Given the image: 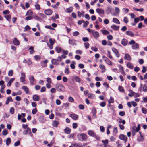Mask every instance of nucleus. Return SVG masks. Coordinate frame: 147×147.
Masks as SVG:
<instances>
[{
  "label": "nucleus",
  "mask_w": 147,
  "mask_h": 147,
  "mask_svg": "<svg viewBox=\"0 0 147 147\" xmlns=\"http://www.w3.org/2000/svg\"><path fill=\"white\" fill-rule=\"evenodd\" d=\"M46 81L48 82V83H51L52 82L51 79L49 77L47 78Z\"/></svg>",
  "instance_id": "obj_50"
},
{
  "label": "nucleus",
  "mask_w": 147,
  "mask_h": 147,
  "mask_svg": "<svg viewBox=\"0 0 147 147\" xmlns=\"http://www.w3.org/2000/svg\"><path fill=\"white\" fill-rule=\"evenodd\" d=\"M64 132L65 133L69 134L71 132V129L68 127H66L64 130Z\"/></svg>",
  "instance_id": "obj_27"
},
{
  "label": "nucleus",
  "mask_w": 147,
  "mask_h": 147,
  "mask_svg": "<svg viewBox=\"0 0 147 147\" xmlns=\"http://www.w3.org/2000/svg\"><path fill=\"white\" fill-rule=\"evenodd\" d=\"M127 66L131 69H132L133 68V65L130 62H128L127 64Z\"/></svg>",
  "instance_id": "obj_30"
},
{
  "label": "nucleus",
  "mask_w": 147,
  "mask_h": 147,
  "mask_svg": "<svg viewBox=\"0 0 147 147\" xmlns=\"http://www.w3.org/2000/svg\"><path fill=\"white\" fill-rule=\"evenodd\" d=\"M133 9L135 11H140V12H142L144 10V9L143 8H141V9H137L135 7H134L133 8Z\"/></svg>",
  "instance_id": "obj_43"
},
{
  "label": "nucleus",
  "mask_w": 147,
  "mask_h": 147,
  "mask_svg": "<svg viewBox=\"0 0 147 147\" xmlns=\"http://www.w3.org/2000/svg\"><path fill=\"white\" fill-rule=\"evenodd\" d=\"M59 122L57 121H54L53 122L52 125L54 127H57V126L59 125Z\"/></svg>",
  "instance_id": "obj_22"
},
{
  "label": "nucleus",
  "mask_w": 147,
  "mask_h": 147,
  "mask_svg": "<svg viewBox=\"0 0 147 147\" xmlns=\"http://www.w3.org/2000/svg\"><path fill=\"white\" fill-rule=\"evenodd\" d=\"M129 91L130 92V93H129L128 94L129 96L130 97H132L134 95V94H135V93L133 92L132 90H129Z\"/></svg>",
  "instance_id": "obj_35"
},
{
  "label": "nucleus",
  "mask_w": 147,
  "mask_h": 147,
  "mask_svg": "<svg viewBox=\"0 0 147 147\" xmlns=\"http://www.w3.org/2000/svg\"><path fill=\"white\" fill-rule=\"evenodd\" d=\"M88 135L92 137H94L95 136V133L92 131L90 130L88 131Z\"/></svg>",
  "instance_id": "obj_16"
},
{
  "label": "nucleus",
  "mask_w": 147,
  "mask_h": 147,
  "mask_svg": "<svg viewBox=\"0 0 147 147\" xmlns=\"http://www.w3.org/2000/svg\"><path fill=\"white\" fill-rule=\"evenodd\" d=\"M37 109L36 108H35L32 110V113L33 114H34L37 112Z\"/></svg>",
  "instance_id": "obj_60"
},
{
  "label": "nucleus",
  "mask_w": 147,
  "mask_h": 147,
  "mask_svg": "<svg viewBox=\"0 0 147 147\" xmlns=\"http://www.w3.org/2000/svg\"><path fill=\"white\" fill-rule=\"evenodd\" d=\"M109 103H113L114 102V99L111 97H110V99L108 100Z\"/></svg>",
  "instance_id": "obj_41"
},
{
  "label": "nucleus",
  "mask_w": 147,
  "mask_h": 147,
  "mask_svg": "<svg viewBox=\"0 0 147 147\" xmlns=\"http://www.w3.org/2000/svg\"><path fill=\"white\" fill-rule=\"evenodd\" d=\"M142 111L143 113L144 114H146L147 113V109L145 108H142Z\"/></svg>",
  "instance_id": "obj_52"
},
{
  "label": "nucleus",
  "mask_w": 147,
  "mask_h": 147,
  "mask_svg": "<svg viewBox=\"0 0 147 147\" xmlns=\"http://www.w3.org/2000/svg\"><path fill=\"white\" fill-rule=\"evenodd\" d=\"M120 13V10L119 8L116 7L115 8V12L114 13L112 14V15L116 16L118 15Z\"/></svg>",
  "instance_id": "obj_8"
},
{
  "label": "nucleus",
  "mask_w": 147,
  "mask_h": 147,
  "mask_svg": "<svg viewBox=\"0 0 147 147\" xmlns=\"http://www.w3.org/2000/svg\"><path fill=\"white\" fill-rule=\"evenodd\" d=\"M124 59L128 61H130L131 60V58L130 56L128 54H125Z\"/></svg>",
  "instance_id": "obj_12"
},
{
  "label": "nucleus",
  "mask_w": 147,
  "mask_h": 147,
  "mask_svg": "<svg viewBox=\"0 0 147 147\" xmlns=\"http://www.w3.org/2000/svg\"><path fill=\"white\" fill-rule=\"evenodd\" d=\"M22 88L24 90L26 93H29V90L27 87L25 86H23Z\"/></svg>",
  "instance_id": "obj_23"
},
{
  "label": "nucleus",
  "mask_w": 147,
  "mask_h": 147,
  "mask_svg": "<svg viewBox=\"0 0 147 147\" xmlns=\"http://www.w3.org/2000/svg\"><path fill=\"white\" fill-rule=\"evenodd\" d=\"M79 34V33L78 31L74 32L73 33V35L74 36H77Z\"/></svg>",
  "instance_id": "obj_53"
},
{
  "label": "nucleus",
  "mask_w": 147,
  "mask_h": 147,
  "mask_svg": "<svg viewBox=\"0 0 147 147\" xmlns=\"http://www.w3.org/2000/svg\"><path fill=\"white\" fill-rule=\"evenodd\" d=\"M55 49L58 53H60L61 51V48L60 47L58 46H57L55 47Z\"/></svg>",
  "instance_id": "obj_38"
},
{
  "label": "nucleus",
  "mask_w": 147,
  "mask_h": 147,
  "mask_svg": "<svg viewBox=\"0 0 147 147\" xmlns=\"http://www.w3.org/2000/svg\"><path fill=\"white\" fill-rule=\"evenodd\" d=\"M119 138L120 139L126 142L127 140V138L126 136H125L123 134H121L119 136Z\"/></svg>",
  "instance_id": "obj_10"
},
{
  "label": "nucleus",
  "mask_w": 147,
  "mask_h": 147,
  "mask_svg": "<svg viewBox=\"0 0 147 147\" xmlns=\"http://www.w3.org/2000/svg\"><path fill=\"white\" fill-rule=\"evenodd\" d=\"M13 70H10L9 71L8 73V75L9 76H11L13 74Z\"/></svg>",
  "instance_id": "obj_42"
},
{
  "label": "nucleus",
  "mask_w": 147,
  "mask_h": 147,
  "mask_svg": "<svg viewBox=\"0 0 147 147\" xmlns=\"http://www.w3.org/2000/svg\"><path fill=\"white\" fill-rule=\"evenodd\" d=\"M14 111L15 109L14 108L11 107L10 109L9 112L11 114H13L14 113Z\"/></svg>",
  "instance_id": "obj_39"
},
{
  "label": "nucleus",
  "mask_w": 147,
  "mask_h": 147,
  "mask_svg": "<svg viewBox=\"0 0 147 147\" xmlns=\"http://www.w3.org/2000/svg\"><path fill=\"white\" fill-rule=\"evenodd\" d=\"M91 49L92 50H93V51L95 52H96L98 51V49L96 47H91Z\"/></svg>",
  "instance_id": "obj_56"
},
{
  "label": "nucleus",
  "mask_w": 147,
  "mask_h": 147,
  "mask_svg": "<svg viewBox=\"0 0 147 147\" xmlns=\"http://www.w3.org/2000/svg\"><path fill=\"white\" fill-rule=\"evenodd\" d=\"M88 97L92 99H94L95 98V95L92 94H88Z\"/></svg>",
  "instance_id": "obj_24"
},
{
  "label": "nucleus",
  "mask_w": 147,
  "mask_h": 147,
  "mask_svg": "<svg viewBox=\"0 0 147 147\" xmlns=\"http://www.w3.org/2000/svg\"><path fill=\"white\" fill-rule=\"evenodd\" d=\"M143 91L145 92L147 91V87L146 84H144V85L143 87Z\"/></svg>",
  "instance_id": "obj_51"
},
{
  "label": "nucleus",
  "mask_w": 147,
  "mask_h": 147,
  "mask_svg": "<svg viewBox=\"0 0 147 147\" xmlns=\"http://www.w3.org/2000/svg\"><path fill=\"white\" fill-rule=\"evenodd\" d=\"M13 43L14 45H18L20 44L19 41L16 38H15L13 40Z\"/></svg>",
  "instance_id": "obj_26"
},
{
  "label": "nucleus",
  "mask_w": 147,
  "mask_h": 147,
  "mask_svg": "<svg viewBox=\"0 0 147 147\" xmlns=\"http://www.w3.org/2000/svg\"><path fill=\"white\" fill-rule=\"evenodd\" d=\"M72 11L73 9L72 8H70L66 9L65 10V12H66L69 13L72 12Z\"/></svg>",
  "instance_id": "obj_46"
},
{
  "label": "nucleus",
  "mask_w": 147,
  "mask_h": 147,
  "mask_svg": "<svg viewBox=\"0 0 147 147\" xmlns=\"http://www.w3.org/2000/svg\"><path fill=\"white\" fill-rule=\"evenodd\" d=\"M74 79L75 81L78 82H80L81 81V79L78 76H74Z\"/></svg>",
  "instance_id": "obj_33"
},
{
  "label": "nucleus",
  "mask_w": 147,
  "mask_h": 147,
  "mask_svg": "<svg viewBox=\"0 0 147 147\" xmlns=\"http://www.w3.org/2000/svg\"><path fill=\"white\" fill-rule=\"evenodd\" d=\"M113 22L118 24H119L120 23L119 20L117 18H113L112 20Z\"/></svg>",
  "instance_id": "obj_28"
},
{
  "label": "nucleus",
  "mask_w": 147,
  "mask_h": 147,
  "mask_svg": "<svg viewBox=\"0 0 147 147\" xmlns=\"http://www.w3.org/2000/svg\"><path fill=\"white\" fill-rule=\"evenodd\" d=\"M52 63L54 65H57L58 64V60L56 59H53L52 61Z\"/></svg>",
  "instance_id": "obj_32"
},
{
  "label": "nucleus",
  "mask_w": 147,
  "mask_h": 147,
  "mask_svg": "<svg viewBox=\"0 0 147 147\" xmlns=\"http://www.w3.org/2000/svg\"><path fill=\"white\" fill-rule=\"evenodd\" d=\"M39 97L37 95H34L33 96V99L34 101H38L39 100Z\"/></svg>",
  "instance_id": "obj_18"
},
{
  "label": "nucleus",
  "mask_w": 147,
  "mask_h": 147,
  "mask_svg": "<svg viewBox=\"0 0 147 147\" xmlns=\"http://www.w3.org/2000/svg\"><path fill=\"white\" fill-rule=\"evenodd\" d=\"M139 133L140 134V136L138 137V141H142L144 140V136H143L141 134V133L140 132H139Z\"/></svg>",
  "instance_id": "obj_19"
},
{
  "label": "nucleus",
  "mask_w": 147,
  "mask_h": 147,
  "mask_svg": "<svg viewBox=\"0 0 147 147\" xmlns=\"http://www.w3.org/2000/svg\"><path fill=\"white\" fill-rule=\"evenodd\" d=\"M140 128V125L139 124L138 125L137 127L135 126H133L131 130L132 135L134 136L135 135V133L138 132Z\"/></svg>",
  "instance_id": "obj_1"
},
{
  "label": "nucleus",
  "mask_w": 147,
  "mask_h": 147,
  "mask_svg": "<svg viewBox=\"0 0 147 147\" xmlns=\"http://www.w3.org/2000/svg\"><path fill=\"white\" fill-rule=\"evenodd\" d=\"M97 13L99 14H103L104 13V11L103 9L100 8H98L96 10Z\"/></svg>",
  "instance_id": "obj_11"
},
{
  "label": "nucleus",
  "mask_w": 147,
  "mask_h": 147,
  "mask_svg": "<svg viewBox=\"0 0 147 147\" xmlns=\"http://www.w3.org/2000/svg\"><path fill=\"white\" fill-rule=\"evenodd\" d=\"M74 147H83L82 145H80L78 144H75L73 145Z\"/></svg>",
  "instance_id": "obj_47"
},
{
  "label": "nucleus",
  "mask_w": 147,
  "mask_h": 147,
  "mask_svg": "<svg viewBox=\"0 0 147 147\" xmlns=\"http://www.w3.org/2000/svg\"><path fill=\"white\" fill-rule=\"evenodd\" d=\"M101 31L104 35H107L109 34V32L107 30H103Z\"/></svg>",
  "instance_id": "obj_34"
},
{
  "label": "nucleus",
  "mask_w": 147,
  "mask_h": 147,
  "mask_svg": "<svg viewBox=\"0 0 147 147\" xmlns=\"http://www.w3.org/2000/svg\"><path fill=\"white\" fill-rule=\"evenodd\" d=\"M56 88L59 91L64 92L65 90L64 87L63 85L60 84H57Z\"/></svg>",
  "instance_id": "obj_2"
},
{
  "label": "nucleus",
  "mask_w": 147,
  "mask_h": 147,
  "mask_svg": "<svg viewBox=\"0 0 147 147\" xmlns=\"http://www.w3.org/2000/svg\"><path fill=\"white\" fill-rule=\"evenodd\" d=\"M76 41L74 40H71L69 41V43L71 44L75 45L76 44Z\"/></svg>",
  "instance_id": "obj_40"
},
{
  "label": "nucleus",
  "mask_w": 147,
  "mask_h": 147,
  "mask_svg": "<svg viewBox=\"0 0 147 147\" xmlns=\"http://www.w3.org/2000/svg\"><path fill=\"white\" fill-rule=\"evenodd\" d=\"M45 13L47 15H50L52 13V11L50 9H47L44 11Z\"/></svg>",
  "instance_id": "obj_13"
},
{
  "label": "nucleus",
  "mask_w": 147,
  "mask_h": 147,
  "mask_svg": "<svg viewBox=\"0 0 147 147\" xmlns=\"http://www.w3.org/2000/svg\"><path fill=\"white\" fill-rule=\"evenodd\" d=\"M50 92L52 93H55L56 92V89L55 88H52L51 89Z\"/></svg>",
  "instance_id": "obj_58"
},
{
  "label": "nucleus",
  "mask_w": 147,
  "mask_h": 147,
  "mask_svg": "<svg viewBox=\"0 0 147 147\" xmlns=\"http://www.w3.org/2000/svg\"><path fill=\"white\" fill-rule=\"evenodd\" d=\"M92 34L94 37L96 39H97L99 36L98 32L97 31H95L94 30L92 31Z\"/></svg>",
  "instance_id": "obj_6"
},
{
  "label": "nucleus",
  "mask_w": 147,
  "mask_h": 147,
  "mask_svg": "<svg viewBox=\"0 0 147 147\" xmlns=\"http://www.w3.org/2000/svg\"><path fill=\"white\" fill-rule=\"evenodd\" d=\"M132 48L134 49H137L139 48V45L137 43H134L132 46Z\"/></svg>",
  "instance_id": "obj_15"
},
{
  "label": "nucleus",
  "mask_w": 147,
  "mask_h": 147,
  "mask_svg": "<svg viewBox=\"0 0 147 147\" xmlns=\"http://www.w3.org/2000/svg\"><path fill=\"white\" fill-rule=\"evenodd\" d=\"M111 28L114 30H118L119 28V26H117L115 25H112L111 26Z\"/></svg>",
  "instance_id": "obj_17"
},
{
  "label": "nucleus",
  "mask_w": 147,
  "mask_h": 147,
  "mask_svg": "<svg viewBox=\"0 0 147 147\" xmlns=\"http://www.w3.org/2000/svg\"><path fill=\"white\" fill-rule=\"evenodd\" d=\"M13 101V100L12 99V98L11 97H9L7 98V100L6 101L5 104L6 105H7L9 104V102H12Z\"/></svg>",
  "instance_id": "obj_20"
},
{
  "label": "nucleus",
  "mask_w": 147,
  "mask_h": 147,
  "mask_svg": "<svg viewBox=\"0 0 147 147\" xmlns=\"http://www.w3.org/2000/svg\"><path fill=\"white\" fill-rule=\"evenodd\" d=\"M77 136L78 138L80 139L82 138L83 140H86L87 139L86 135L84 134H78Z\"/></svg>",
  "instance_id": "obj_3"
},
{
  "label": "nucleus",
  "mask_w": 147,
  "mask_h": 147,
  "mask_svg": "<svg viewBox=\"0 0 147 147\" xmlns=\"http://www.w3.org/2000/svg\"><path fill=\"white\" fill-rule=\"evenodd\" d=\"M55 39H52L51 38H50L49 39V42L50 45H49V47L51 49H52L53 48V45L55 42Z\"/></svg>",
  "instance_id": "obj_4"
},
{
  "label": "nucleus",
  "mask_w": 147,
  "mask_h": 147,
  "mask_svg": "<svg viewBox=\"0 0 147 147\" xmlns=\"http://www.w3.org/2000/svg\"><path fill=\"white\" fill-rule=\"evenodd\" d=\"M33 14V12L31 10H29L28 11L26 15V16H31Z\"/></svg>",
  "instance_id": "obj_36"
},
{
  "label": "nucleus",
  "mask_w": 147,
  "mask_h": 147,
  "mask_svg": "<svg viewBox=\"0 0 147 147\" xmlns=\"http://www.w3.org/2000/svg\"><path fill=\"white\" fill-rule=\"evenodd\" d=\"M5 17L6 18L7 20L9 21H10V19L11 18V16L10 15H7L5 16Z\"/></svg>",
  "instance_id": "obj_49"
},
{
  "label": "nucleus",
  "mask_w": 147,
  "mask_h": 147,
  "mask_svg": "<svg viewBox=\"0 0 147 147\" xmlns=\"http://www.w3.org/2000/svg\"><path fill=\"white\" fill-rule=\"evenodd\" d=\"M119 70L121 73L123 75H125V74L124 71V68L121 65H119Z\"/></svg>",
  "instance_id": "obj_14"
},
{
  "label": "nucleus",
  "mask_w": 147,
  "mask_h": 147,
  "mask_svg": "<svg viewBox=\"0 0 147 147\" xmlns=\"http://www.w3.org/2000/svg\"><path fill=\"white\" fill-rule=\"evenodd\" d=\"M36 9L38 10H39L40 9V7L39 5L36 4L35 5Z\"/></svg>",
  "instance_id": "obj_55"
},
{
  "label": "nucleus",
  "mask_w": 147,
  "mask_h": 147,
  "mask_svg": "<svg viewBox=\"0 0 147 147\" xmlns=\"http://www.w3.org/2000/svg\"><path fill=\"white\" fill-rule=\"evenodd\" d=\"M21 77L20 78V80L21 82H24L25 81L26 75L24 73H21Z\"/></svg>",
  "instance_id": "obj_7"
},
{
  "label": "nucleus",
  "mask_w": 147,
  "mask_h": 147,
  "mask_svg": "<svg viewBox=\"0 0 147 147\" xmlns=\"http://www.w3.org/2000/svg\"><path fill=\"white\" fill-rule=\"evenodd\" d=\"M20 144V141H18L14 143V145L15 146H17L19 145Z\"/></svg>",
  "instance_id": "obj_61"
},
{
  "label": "nucleus",
  "mask_w": 147,
  "mask_h": 147,
  "mask_svg": "<svg viewBox=\"0 0 147 147\" xmlns=\"http://www.w3.org/2000/svg\"><path fill=\"white\" fill-rule=\"evenodd\" d=\"M11 142V139L10 138H8L6 141V144L7 145H8Z\"/></svg>",
  "instance_id": "obj_45"
},
{
  "label": "nucleus",
  "mask_w": 147,
  "mask_h": 147,
  "mask_svg": "<svg viewBox=\"0 0 147 147\" xmlns=\"http://www.w3.org/2000/svg\"><path fill=\"white\" fill-rule=\"evenodd\" d=\"M118 89L119 91L121 92H124V90L123 88L121 86H119L118 88Z\"/></svg>",
  "instance_id": "obj_44"
},
{
  "label": "nucleus",
  "mask_w": 147,
  "mask_h": 147,
  "mask_svg": "<svg viewBox=\"0 0 147 147\" xmlns=\"http://www.w3.org/2000/svg\"><path fill=\"white\" fill-rule=\"evenodd\" d=\"M126 34L127 35L131 36H134V34L131 31H127L126 32Z\"/></svg>",
  "instance_id": "obj_31"
},
{
  "label": "nucleus",
  "mask_w": 147,
  "mask_h": 147,
  "mask_svg": "<svg viewBox=\"0 0 147 147\" xmlns=\"http://www.w3.org/2000/svg\"><path fill=\"white\" fill-rule=\"evenodd\" d=\"M104 22L105 24H107L109 23V22L107 19H106L104 20Z\"/></svg>",
  "instance_id": "obj_64"
},
{
  "label": "nucleus",
  "mask_w": 147,
  "mask_h": 147,
  "mask_svg": "<svg viewBox=\"0 0 147 147\" xmlns=\"http://www.w3.org/2000/svg\"><path fill=\"white\" fill-rule=\"evenodd\" d=\"M2 134L3 135H7L8 133V131L6 129H4L2 131Z\"/></svg>",
  "instance_id": "obj_37"
},
{
  "label": "nucleus",
  "mask_w": 147,
  "mask_h": 147,
  "mask_svg": "<svg viewBox=\"0 0 147 147\" xmlns=\"http://www.w3.org/2000/svg\"><path fill=\"white\" fill-rule=\"evenodd\" d=\"M56 103L57 105H59L61 104V102L59 100L57 99L56 100Z\"/></svg>",
  "instance_id": "obj_63"
},
{
  "label": "nucleus",
  "mask_w": 147,
  "mask_h": 147,
  "mask_svg": "<svg viewBox=\"0 0 147 147\" xmlns=\"http://www.w3.org/2000/svg\"><path fill=\"white\" fill-rule=\"evenodd\" d=\"M124 22L126 23H127L128 22V19L127 17H125L124 18Z\"/></svg>",
  "instance_id": "obj_59"
},
{
  "label": "nucleus",
  "mask_w": 147,
  "mask_h": 147,
  "mask_svg": "<svg viewBox=\"0 0 147 147\" xmlns=\"http://www.w3.org/2000/svg\"><path fill=\"white\" fill-rule=\"evenodd\" d=\"M34 18L40 21L41 20V18L36 15L34 16Z\"/></svg>",
  "instance_id": "obj_57"
},
{
  "label": "nucleus",
  "mask_w": 147,
  "mask_h": 147,
  "mask_svg": "<svg viewBox=\"0 0 147 147\" xmlns=\"http://www.w3.org/2000/svg\"><path fill=\"white\" fill-rule=\"evenodd\" d=\"M48 60L45 59L43 61L41 62V65L42 67H45L47 66V63L48 62Z\"/></svg>",
  "instance_id": "obj_21"
},
{
  "label": "nucleus",
  "mask_w": 147,
  "mask_h": 147,
  "mask_svg": "<svg viewBox=\"0 0 147 147\" xmlns=\"http://www.w3.org/2000/svg\"><path fill=\"white\" fill-rule=\"evenodd\" d=\"M29 80L31 84L33 85L35 83V80L33 76H30L29 78Z\"/></svg>",
  "instance_id": "obj_5"
},
{
  "label": "nucleus",
  "mask_w": 147,
  "mask_h": 147,
  "mask_svg": "<svg viewBox=\"0 0 147 147\" xmlns=\"http://www.w3.org/2000/svg\"><path fill=\"white\" fill-rule=\"evenodd\" d=\"M68 101L71 102H73L74 101V99L71 97H69L68 98Z\"/></svg>",
  "instance_id": "obj_48"
},
{
  "label": "nucleus",
  "mask_w": 147,
  "mask_h": 147,
  "mask_svg": "<svg viewBox=\"0 0 147 147\" xmlns=\"http://www.w3.org/2000/svg\"><path fill=\"white\" fill-rule=\"evenodd\" d=\"M70 116L72 119L74 120H77L78 119V115L75 114H71Z\"/></svg>",
  "instance_id": "obj_9"
},
{
  "label": "nucleus",
  "mask_w": 147,
  "mask_h": 147,
  "mask_svg": "<svg viewBox=\"0 0 147 147\" xmlns=\"http://www.w3.org/2000/svg\"><path fill=\"white\" fill-rule=\"evenodd\" d=\"M107 38L108 40H111L113 39V37L111 35H110L107 36Z\"/></svg>",
  "instance_id": "obj_62"
},
{
  "label": "nucleus",
  "mask_w": 147,
  "mask_h": 147,
  "mask_svg": "<svg viewBox=\"0 0 147 147\" xmlns=\"http://www.w3.org/2000/svg\"><path fill=\"white\" fill-rule=\"evenodd\" d=\"M121 44L124 46H126L127 44V41L125 39L122 40L121 42Z\"/></svg>",
  "instance_id": "obj_25"
},
{
  "label": "nucleus",
  "mask_w": 147,
  "mask_h": 147,
  "mask_svg": "<svg viewBox=\"0 0 147 147\" xmlns=\"http://www.w3.org/2000/svg\"><path fill=\"white\" fill-rule=\"evenodd\" d=\"M30 50V54H32L34 52V48L32 46H31L29 49Z\"/></svg>",
  "instance_id": "obj_29"
},
{
  "label": "nucleus",
  "mask_w": 147,
  "mask_h": 147,
  "mask_svg": "<svg viewBox=\"0 0 147 147\" xmlns=\"http://www.w3.org/2000/svg\"><path fill=\"white\" fill-rule=\"evenodd\" d=\"M102 142L104 144H108L109 142V140L108 139H106L104 140H102Z\"/></svg>",
  "instance_id": "obj_54"
}]
</instances>
